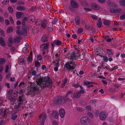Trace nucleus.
Returning a JSON list of instances; mask_svg holds the SVG:
<instances>
[{
    "mask_svg": "<svg viewBox=\"0 0 125 125\" xmlns=\"http://www.w3.org/2000/svg\"><path fill=\"white\" fill-rule=\"evenodd\" d=\"M36 72L34 70L31 72L30 74H31V76H35L34 78L36 80V84L41 88L42 90L46 88L51 87L52 86V81L49 77H42L40 73L36 74Z\"/></svg>",
    "mask_w": 125,
    "mask_h": 125,
    "instance_id": "nucleus-1",
    "label": "nucleus"
},
{
    "mask_svg": "<svg viewBox=\"0 0 125 125\" xmlns=\"http://www.w3.org/2000/svg\"><path fill=\"white\" fill-rule=\"evenodd\" d=\"M76 65L75 61L72 60L67 62L64 65L63 70H67L68 72H70L75 69Z\"/></svg>",
    "mask_w": 125,
    "mask_h": 125,
    "instance_id": "nucleus-2",
    "label": "nucleus"
},
{
    "mask_svg": "<svg viewBox=\"0 0 125 125\" xmlns=\"http://www.w3.org/2000/svg\"><path fill=\"white\" fill-rule=\"evenodd\" d=\"M30 90L28 91L27 93L28 94L31 95L32 93L35 94H38L39 92V88L35 83L31 84L30 86Z\"/></svg>",
    "mask_w": 125,
    "mask_h": 125,
    "instance_id": "nucleus-3",
    "label": "nucleus"
},
{
    "mask_svg": "<svg viewBox=\"0 0 125 125\" xmlns=\"http://www.w3.org/2000/svg\"><path fill=\"white\" fill-rule=\"evenodd\" d=\"M108 3L110 7L114 6V8H112L110 9V11L112 13H117L119 12L121 9L120 8H116L115 7H117V5L114 4V5L110 0H109L108 1Z\"/></svg>",
    "mask_w": 125,
    "mask_h": 125,
    "instance_id": "nucleus-4",
    "label": "nucleus"
},
{
    "mask_svg": "<svg viewBox=\"0 0 125 125\" xmlns=\"http://www.w3.org/2000/svg\"><path fill=\"white\" fill-rule=\"evenodd\" d=\"M80 122L82 125H90L91 121L87 116H83L80 119Z\"/></svg>",
    "mask_w": 125,
    "mask_h": 125,
    "instance_id": "nucleus-5",
    "label": "nucleus"
},
{
    "mask_svg": "<svg viewBox=\"0 0 125 125\" xmlns=\"http://www.w3.org/2000/svg\"><path fill=\"white\" fill-rule=\"evenodd\" d=\"M54 101L56 104H62L65 103V98L63 97H60V98L55 97Z\"/></svg>",
    "mask_w": 125,
    "mask_h": 125,
    "instance_id": "nucleus-6",
    "label": "nucleus"
},
{
    "mask_svg": "<svg viewBox=\"0 0 125 125\" xmlns=\"http://www.w3.org/2000/svg\"><path fill=\"white\" fill-rule=\"evenodd\" d=\"M79 55L77 53L72 52L69 53L67 55L68 58L72 60L75 61L76 60L77 57H78Z\"/></svg>",
    "mask_w": 125,
    "mask_h": 125,
    "instance_id": "nucleus-7",
    "label": "nucleus"
},
{
    "mask_svg": "<svg viewBox=\"0 0 125 125\" xmlns=\"http://www.w3.org/2000/svg\"><path fill=\"white\" fill-rule=\"evenodd\" d=\"M70 4L71 6H69V9L72 12L74 11V9H76L78 7V4L74 0H71Z\"/></svg>",
    "mask_w": 125,
    "mask_h": 125,
    "instance_id": "nucleus-8",
    "label": "nucleus"
},
{
    "mask_svg": "<svg viewBox=\"0 0 125 125\" xmlns=\"http://www.w3.org/2000/svg\"><path fill=\"white\" fill-rule=\"evenodd\" d=\"M47 118V116L46 114H41L39 116V118L41 122V125H43L45 122Z\"/></svg>",
    "mask_w": 125,
    "mask_h": 125,
    "instance_id": "nucleus-9",
    "label": "nucleus"
},
{
    "mask_svg": "<svg viewBox=\"0 0 125 125\" xmlns=\"http://www.w3.org/2000/svg\"><path fill=\"white\" fill-rule=\"evenodd\" d=\"M49 43L47 42L46 43H43L40 46V50L42 51H43L45 50H48V47L49 46Z\"/></svg>",
    "mask_w": 125,
    "mask_h": 125,
    "instance_id": "nucleus-10",
    "label": "nucleus"
},
{
    "mask_svg": "<svg viewBox=\"0 0 125 125\" xmlns=\"http://www.w3.org/2000/svg\"><path fill=\"white\" fill-rule=\"evenodd\" d=\"M92 8L95 10H98L100 9V6L94 3H93L91 4Z\"/></svg>",
    "mask_w": 125,
    "mask_h": 125,
    "instance_id": "nucleus-11",
    "label": "nucleus"
},
{
    "mask_svg": "<svg viewBox=\"0 0 125 125\" xmlns=\"http://www.w3.org/2000/svg\"><path fill=\"white\" fill-rule=\"evenodd\" d=\"M99 116L101 120H104L107 117V115L104 112H102L100 114Z\"/></svg>",
    "mask_w": 125,
    "mask_h": 125,
    "instance_id": "nucleus-12",
    "label": "nucleus"
},
{
    "mask_svg": "<svg viewBox=\"0 0 125 125\" xmlns=\"http://www.w3.org/2000/svg\"><path fill=\"white\" fill-rule=\"evenodd\" d=\"M65 113L64 109L62 108L60 109L59 111V113L61 118H63L65 115Z\"/></svg>",
    "mask_w": 125,
    "mask_h": 125,
    "instance_id": "nucleus-13",
    "label": "nucleus"
},
{
    "mask_svg": "<svg viewBox=\"0 0 125 125\" xmlns=\"http://www.w3.org/2000/svg\"><path fill=\"white\" fill-rule=\"evenodd\" d=\"M52 115L53 118L57 119L58 117L59 114L56 111H54L52 112Z\"/></svg>",
    "mask_w": 125,
    "mask_h": 125,
    "instance_id": "nucleus-14",
    "label": "nucleus"
},
{
    "mask_svg": "<svg viewBox=\"0 0 125 125\" xmlns=\"http://www.w3.org/2000/svg\"><path fill=\"white\" fill-rule=\"evenodd\" d=\"M81 94L78 92L74 93L73 97V98L76 99L79 98L81 96Z\"/></svg>",
    "mask_w": 125,
    "mask_h": 125,
    "instance_id": "nucleus-15",
    "label": "nucleus"
},
{
    "mask_svg": "<svg viewBox=\"0 0 125 125\" xmlns=\"http://www.w3.org/2000/svg\"><path fill=\"white\" fill-rule=\"evenodd\" d=\"M22 30V31H20L18 32L17 34L20 35H22L24 34L27 35V30L24 29Z\"/></svg>",
    "mask_w": 125,
    "mask_h": 125,
    "instance_id": "nucleus-16",
    "label": "nucleus"
},
{
    "mask_svg": "<svg viewBox=\"0 0 125 125\" xmlns=\"http://www.w3.org/2000/svg\"><path fill=\"white\" fill-rule=\"evenodd\" d=\"M8 42L9 46V47L11 46L13 43V40L12 38H10L8 39Z\"/></svg>",
    "mask_w": 125,
    "mask_h": 125,
    "instance_id": "nucleus-17",
    "label": "nucleus"
},
{
    "mask_svg": "<svg viewBox=\"0 0 125 125\" xmlns=\"http://www.w3.org/2000/svg\"><path fill=\"white\" fill-rule=\"evenodd\" d=\"M0 45L3 47L5 45V41L1 37H0Z\"/></svg>",
    "mask_w": 125,
    "mask_h": 125,
    "instance_id": "nucleus-18",
    "label": "nucleus"
},
{
    "mask_svg": "<svg viewBox=\"0 0 125 125\" xmlns=\"http://www.w3.org/2000/svg\"><path fill=\"white\" fill-rule=\"evenodd\" d=\"M48 37L46 35H43L41 38V41L42 42H45L48 41Z\"/></svg>",
    "mask_w": 125,
    "mask_h": 125,
    "instance_id": "nucleus-19",
    "label": "nucleus"
},
{
    "mask_svg": "<svg viewBox=\"0 0 125 125\" xmlns=\"http://www.w3.org/2000/svg\"><path fill=\"white\" fill-rule=\"evenodd\" d=\"M16 9L17 10L19 11H22L25 10L26 8L23 6H20L17 7Z\"/></svg>",
    "mask_w": 125,
    "mask_h": 125,
    "instance_id": "nucleus-20",
    "label": "nucleus"
},
{
    "mask_svg": "<svg viewBox=\"0 0 125 125\" xmlns=\"http://www.w3.org/2000/svg\"><path fill=\"white\" fill-rule=\"evenodd\" d=\"M80 91H78V92L81 94H84L86 93V92L84 90V89L82 87V86H81L80 87Z\"/></svg>",
    "mask_w": 125,
    "mask_h": 125,
    "instance_id": "nucleus-21",
    "label": "nucleus"
},
{
    "mask_svg": "<svg viewBox=\"0 0 125 125\" xmlns=\"http://www.w3.org/2000/svg\"><path fill=\"white\" fill-rule=\"evenodd\" d=\"M102 21L100 18H99L98 22L97 23V25L98 27L100 28L102 25Z\"/></svg>",
    "mask_w": 125,
    "mask_h": 125,
    "instance_id": "nucleus-22",
    "label": "nucleus"
},
{
    "mask_svg": "<svg viewBox=\"0 0 125 125\" xmlns=\"http://www.w3.org/2000/svg\"><path fill=\"white\" fill-rule=\"evenodd\" d=\"M23 15V14L22 12H19L16 13V17L18 18H20L22 15Z\"/></svg>",
    "mask_w": 125,
    "mask_h": 125,
    "instance_id": "nucleus-23",
    "label": "nucleus"
},
{
    "mask_svg": "<svg viewBox=\"0 0 125 125\" xmlns=\"http://www.w3.org/2000/svg\"><path fill=\"white\" fill-rule=\"evenodd\" d=\"M23 95H22L21 96H19V103H21V104H22L23 102L24 101L23 98Z\"/></svg>",
    "mask_w": 125,
    "mask_h": 125,
    "instance_id": "nucleus-24",
    "label": "nucleus"
},
{
    "mask_svg": "<svg viewBox=\"0 0 125 125\" xmlns=\"http://www.w3.org/2000/svg\"><path fill=\"white\" fill-rule=\"evenodd\" d=\"M46 21H43L42 23L41 26L43 28H45L47 26Z\"/></svg>",
    "mask_w": 125,
    "mask_h": 125,
    "instance_id": "nucleus-25",
    "label": "nucleus"
},
{
    "mask_svg": "<svg viewBox=\"0 0 125 125\" xmlns=\"http://www.w3.org/2000/svg\"><path fill=\"white\" fill-rule=\"evenodd\" d=\"M104 24L106 25H109L110 23V21L106 20H104L103 22Z\"/></svg>",
    "mask_w": 125,
    "mask_h": 125,
    "instance_id": "nucleus-26",
    "label": "nucleus"
},
{
    "mask_svg": "<svg viewBox=\"0 0 125 125\" xmlns=\"http://www.w3.org/2000/svg\"><path fill=\"white\" fill-rule=\"evenodd\" d=\"M75 20L77 24L78 25H79L80 23V19L79 17H75Z\"/></svg>",
    "mask_w": 125,
    "mask_h": 125,
    "instance_id": "nucleus-27",
    "label": "nucleus"
},
{
    "mask_svg": "<svg viewBox=\"0 0 125 125\" xmlns=\"http://www.w3.org/2000/svg\"><path fill=\"white\" fill-rule=\"evenodd\" d=\"M77 110L80 112H83L84 111V109L81 107H77L76 108Z\"/></svg>",
    "mask_w": 125,
    "mask_h": 125,
    "instance_id": "nucleus-28",
    "label": "nucleus"
},
{
    "mask_svg": "<svg viewBox=\"0 0 125 125\" xmlns=\"http://www.w3.org/2000/svg\"><path fill=\"white\" fill-rule=\"evenodd\" d=\"M14 42L16 43H19L20 42V38L18 37L15 38L14 39Z\"/></svg>",
    "mask_w": 125,
    "mask_h": 125,
    "instance_id": "nucleus-29",
    "label": "nucleus"
},
{
    "mask_svg": "<svg viewBox=\"0 0 125 125\" xmlns=\"http://www.w3.org/2000/svg\"><path fill=\"white\" fill-rule=\"evenodd\" d=\"M8 10L9 12L10 13H12L13 12V10L11 6H9L8 8Z\"/></svg>",
    "mask_w": 125,
    "mask_h": 125,
    "instance_id": "nucleus-30",
    "label": "nucleus"
},
{
    "mask_svg": "<svg viewBox=\"0 0 125 125\" xmlns=\"http://www.w3.org/2000/svg\"><path fill=\"white\" fill-rule=\"evenodd\" d=\"M100 56L101 57H103V60L105 62H107L108 61V58L106 56H103L102 55H100Z\"/></svg>",
    "mask_w": 125,
    "mask_h": 125,
    "instance_id": "nucleus-31",
    "label": "nucleus"
},
{
    "mask_svg": "<svg viewBox=\"0 0 125 125\" xmlns=\"http://www.w3.org/2000/svg\"><path fill=\"white\" fill-rule=\"evenodd\" d=\"M40 65V62L38 61H35V66L36 67H38Z\"/></svg>",
    "mask_w": 125,
    "mask_h": 125,
    "instance_id": "nucleus-32",
    "label": "nucleus"
},
{
    "mask_svg": "<svg viewBox=\"0 0 125 125\" xmlns=\"http://www.w3.org/2000/svg\"><path fill=\"white\" fill-rule=\"evenodd\" d=\"M2 115L3 117L6 118L7 117V114L6 113V110H5L2 112Z\"/></svg>",
    "mask_w": 125,
    "mask_h": 125,
    "instance_id": "nucleus-33",
    "label": "nucleus"
},
{
    "mask_svg": "<svg viewBox=\"0 0 125 125\" xmlns=\"http://www.w3.org/2000/svg\"><path fill=\"white\" fill-rule=\"evenodd\" d=\"M17 117V115H16L15 114H14L11 115V118L13 120H14L16 119Z\"/></svg>",
    "mask_w": 125,
    "mask_h": 125,
    "instance_id": "nucleus-34",
    "label": "nucleus"
},
{
    "mask_svg": "<svg viewBox=\"0 0 125 125\" xmlns=\"http://www.w3.org/2000/svg\"><path fill=\"white\" fill-rule=\"evenodd\" d=\"M119 3L122 6H125V0H120Z\"/></svg>",
    "mask_w": 125,
    "mask_h": 125,
    "instance_id": "nucleus-35",
    "label": "nucleus"
},
{
    "mask_svg": "<svg viewBox=\"0 0 125 125\" xmlns=\"http://www.w3.org/2000/svg\"><path fill=\"white\" fill-rule=\"evenodd\" d=\"M104 52L103 50H101L99 52V53L97 54V55L98 56L99 55V56L100 55L103 56L104 55Z\"/></svg>",
    "mask_w": 125,
    "mask_h": 125,
    "instance_id": "nucleus-36",
    "label": "nucleus"
},
{
    "mask_svg": "<svg viewBox=\"0 0 125 125\" xmlns=\"http://www.w3.org/2000/svg\"><path fill=\"white\" fill-rule=\"evenodd\" d=\"M12 91L11 90H9L8 91L7 94V96H8L9 97H10L11 96Z\"/></svg>",
    "mask_w": 125,
    "mask_h": 125,
    "instance_id": "nucleus-37",
    "label": "nucleus"
},
{
    "mask_svg": "<svg viewBox=\"0 0 125 125\" xmlns=\"http://www.w3.org/2000/svg\"><path fill=\"white\" fill-rule=\"evenodd\" d=\"M27 48L26 47H24L22 49V52L24 53H26L28 51Z\"/></svg>",
    "mask_w": 125,
    "mask_h": 125,
    "instance_id": "nucleus-38",
    "label": "nucleus"
},
{
    "mask_svg": "<svg viewBox=\"0 0 125 125\" xmlns=\"http://www.w3.org/2000/svg\"><path fill=\"white\" fill-rule=\"evenodd\" d=\"M13 31V28L12 27H10L7 30V32L8 33H10L11 32H12Z\"/></svg>",
    "mask_w": 125,
    "mask_h": 125,
    "instance_id": "nucleus-39",
    "label": "nucleus"
},
{
    "mask_svg": "<svg viewBox=\"0 0 125 125\" xmlns=\"http://www.w3.org/2000/svg\"><path fill=\"white\" fill-rule=\"evenodd\" d=\"M97 102V100L96 99L91 100H90V103L93 104H95Z\"/></svg>",
    "mask_w": 125,
    "mask_h": 125,
    "instance_id": "nucleus-40",
    "label": "nucleus"
},
{
    "mask_svg": "<svg viewBox=\"0 0 125 125\" xmlns=\"http://www.w3.org/2000/svg\"><path fill=\"white\" fill-rule=\"evenodd\" d=\"M0 35L2 37L5 36V34L3 30L2 29H0Z\"/></svg>",
    "mask_w": 125,
    "mask_h": 125,
    "instance_id": "nucleus-41",
    "label": "nucleus"
},
{
    "mask_svg": "<svg viewBox=\"0 0 125 125\" xmlns=\"http://www.w3.org/2000/svg\"><path fill=\"white\" fill-rule=\"evenodd\" d=\"M21 104H21V103L19 102L17 104V105H15V107L16 109H18L20 107Z\"/></svg>",
    "mask_w": 125,
    "mask_h": 125,
    "instance_id": "nucleus-42",
    "label": "nucleus"
},
{
    "mask_svg": "<svg viewBox=\"0 0 125 125\" xmlns=\"http://www.w3.org/2000/svg\"><path fill=\"white\" fill-rule=\"evenodd\" d=\"M85 109L87 110L91 111V108L89 105L86 106L85 108Z\"/></svg>",
    "mask_w": 125,
    "mask_h": 125,
    "instance_id": "nucleus-43",
    "label": "nucleus"
},
{
    "mask_svg": "<svg viewBox=\"0 0 125 125\" xmlns=\"http://www.w3.org/2000/svg\"><path fill=\"white\" fill-rule=\"evenodd\" d=\"M106 51L107 53L109 54L112 55H113L112 52L111 50L108 49H106Z\"/></svg>",
    "mask_w": 125,
    "mask_h": 125,
    "instance_id": "nucleus-44",
    "label": "nucleus"
},
{
    "mask_svg": "<svg viewBox=\"0 0 125 125\" xmlns=\"http://www.w3.org/2000/svg\"><path fill=\"white\" fill-rule=\"evenodd\" d=\"M5 60L3 58H0V64H3L5 62Z\"/></svg>",
    "mask_w": 125,
    "mask_h": 125,
    "instance_id": "nucleus-45",
    "label": "nucleus"
},
{
    "mask_svg": "<svg viewBox=\"0 0 125 125\" xmlns=\"http://www.w3.org/2000/svg\"><path fill=\"white\" fill-rule=\"evenodd\" d=\"M72 93V92L71 90L69 91L66 93V95L65 96V97H68Z\"/></svg>",
    "mask_w": 125,
    "mask_h": 125,
    "instance_id": "nucleus-46",
    "label": "nucleus"
},
{
    "mask_svg": "<svg viewBox=\"0 0 125 125\" xmlns=\"http://www.w3.org/2000/svg\"><path fill=\"white\" fill-rule=\"evenodd\" d=\"M9 2V0H4L3 1H2V4L3 5H6Z\"/></svg>",
    "mask_w": 125,
    "mask_h": 125,
    "instance_id": "nucleus-47",
    "label": "nucleus"
},
{
    "mask_svg": "<svg viewBox=\"0 0 125 125\" xmlns=\"http://www.w3.org/2000/svg\"><path fill=\"white\" fill-rule=\"evenodd\" d=\"M73 87L75 88H78L81 86L78 83H77V84H73Z\"/></svg>",
    "mask_w": 125,
    "mask_h": 125,
    "instance_id": "nucleus-48",
    "label": "nucleus"
},
{
    "mask_svg": "<svg viewBox=\"0 0 125 125\" xmlns=\"http://www.w3.org/2000/svg\"><path fill=\"white\" fill-rule=\"evenodd\" d=\"M87 114L91 117L92 118L93 116V115L92 113L90 112H88Z\"/></svg>",
    "mask_w": 125,
    "mask_h": 125,
    "instance_id": "nucleus-49",
    "label": "nucleus"
},
{
    "mask_svg": "<svg viewBox=\"0 0 125 125\" xmlns=\"http://www.w3.org/2000/svg\"><path fill=\"white\" fill-rule=\"evenodd\" d=\"M113 38L111 36L110 37V38L108 39H107L106 41L108 42H111L112 40H113Z\"/></svg>",
    "mask_w": 125,
    "mask_h": 125,
    "instance_id": "nucleus-50",
    "label": "nucleus"
},
{
    "mask_svg": "<svg viewBox=\"0 0 125 125\" xmlns=\"http://www.w3.org/2000/svg\"><path fill=\"white\" fill-rule=\"evenodd\" d=\"M81 103L82 105H85L87 104V103L85 100H84L81 101Z\"/></svg>",
    "mask_w": 125,
    "mask_h": 125,
    "instance_id": "nucleus-51",
    "label": "nucleus"
},
{
    "mask_svg": "<svg viewBox=\"0 0 125 125\" xmlns=\"http://www.w3.org/2000/svg\"><path fill=\"white\" fill-rule=\"evenodd\" d=\"M32 57H30V56H29L28 58L27 59V60L28 62H32Z\"/></svg>",
    "mask_w": 125,
    "mask_h": 125,
    "instance_id": "nucleus-52",
    "label": "nucleus"
},
{
    "mask_svg": "<svg viewBox=\"0 0 125 125\" xmlns=\"http://www.w3.org/2000/svg\"><path fill=\"white\" fill-rule=\"evenodd\" d=\"M68 101L69 103H72V100L69 97H68L66 99H65V102Z\"/></svg>",
    "mask_w": 125,
    "mask_h": 125,
    "instance_id": "nucleus-53",
    "label": "nucleus"
},
{
    "mask_svg": "<svg viewBox=\"0 0 125 125\" xmlns=\"http://www.w3.org/2000/svg\"><path fill=\"white\" fill-rule=\"evenodd\" d=\"M113 87H115V88H116L117 89H118V88L120 87V85L119 84H115L114 85H113Z\"/></svg>",
    "mask_w": 125,
    "mask_h": 125,
    "instance_id": "nucleus-54",
    "label": "nucleus"
},
{
    "mask_svg": "<svg viewBox=\"0 0 125 125\" xmlns=\"http://www.w3.org/2000/svg\"><path fill=\"white\" fill-rule=\"evenodd\" d=\"M91 17L93 20H97L98 19V17L96 15H93L91 16Z\"/></svg>",
    "mask_w": 125,
    "mask_h": 125,
    "instance_id": "nucleus-55",
    "label": "nucleus"
},
{
    "mask_svg": "<svg viewBox=\"0 0 125 125\" xmlns=\"http://www.w3.org/2000/svg\"><path fill=\"white\" fill-rule=\"evenodd\" d=\"M110 36L109 35H105L103 37V38L104 39L105 41L107 40V39H108L110 38Z\"/></svg>",
    "mask_w": 125,
    "mask_h": 125,
    "instance_id": "nucleus-56",
    "label": "nucleus"
},
{
    "mask_svg": "<svg viewBox=\"0 0 125 125\" xmlns=\"http://www.w3.org/2000/svg\"><path fill=\"white\" fill-rule=\"evenodd\" d=\"M42 57L41 55H38L37 59L39 61L41 60L42 59Z\"/></svg>",
    "mask_w": 125,
    "mask_h": 125,
    "instance_id": "nucleus-57",
    "label": "nucleus"
},
{
    "mask_svg": "<svg viewBox=\"0 0 125 125\" xmlns=\"http://www.w3.org/2000/svg\"><path fill=\"white\" fill-rule=\"evenodd\" d=\"M62 42L59 40L57 41V45H59L62 44Z\"/></svg>",
    "mask_w": 125,
    "mask_h": 125,
    "instance_id": "nucleus-58",
    "label": "nucleus"
},
{
    "mask_svg": "<svg viewBox=\"0 0 125 125\" xmlns=\"http://www.w3.org/2000/svg\"><path fill=\"white\" fill-rule=\"evenodd\" d=\"M9 19H10V21L11 22V23L12 24L14 23V21L12 17L10 16L9 17Z\"/></svg>",
    "mask_w": 125,
    "mask_h": 125,
    "instance_id": "nucleus-59",
    "label": "nucleus"
},
{
    "mask_svg": "<svg viewBox=\"0 0 125 125\" xmlns=\"http://www.w3.org/2000/svg\"><path fill=\"white\" fill-rule=\"evenodd\" d=\"M10 97V101L14 102L15 100V97Z\"/></svg>",
    "mask_w": 125,
    "mask_h": 125,
    "instance_id": "nucleus-60",
    "label": "nucleus"
},
{
    "mask_svg": "<svg viewBox=\"0 0 125 125\" xmlns=\"http://www.w3.org/2000/svg\"><path fill=\"white\" fill-rule=\"evenodd\" d=\"M91 30L92 31H94V27L93 26H91L89 27V29L88 30Z\"/></svg>",
    "mask_w": 125,
    "mask_h": 125,
    "instance_id": "nucleus-61",
    "label": "nucleus"
},
{
    "mask_svg": "<svg viewBox=\"0 0 125 125\" xmlns=\"http://www.w3.org/2000/svg\"><path fill=\"white\" fill-rule=\"evenodd\" d=\"M57 19L56 18H55L52 22V24H54L56 23L57 21Z\"/></svg>",
    "mask_w": 125,
    "mask_h": 125,
    "instance_id": "nucleus-62",
    "label": "nucleus"
},
{
    "mask_svg": "<svg viewBox=\"0 0 125 125\" xmlns=\"http://www.w3.org/2000/svg\"><path fill=\"white\" fill-rule=\"evenodd\" d=\"M99 114V112L98 111H96L95 113V115L96 116H98Z\"/></svg>",
    "mask_w": 125,
    "mask_h": 125,
    "instance_id": "nucleus-63",
    "label": "nucleus"
},
{
    "mask_svg": "<svg viewBox=\"0 0 125 125\" xmlns=\"http://www.w3.org/2000/svg\"><path fill=\"white\" fill-rule=\"evenodd\" d=\"M83 31V29L82 28H79L78 30V32L79 33H82Z\"/></svg>",
    "mask_w": 125,
    "mask_h": 125,
    "instance_id": "nucleus-64",
    "label": "nucleus"
}]
</instances>
